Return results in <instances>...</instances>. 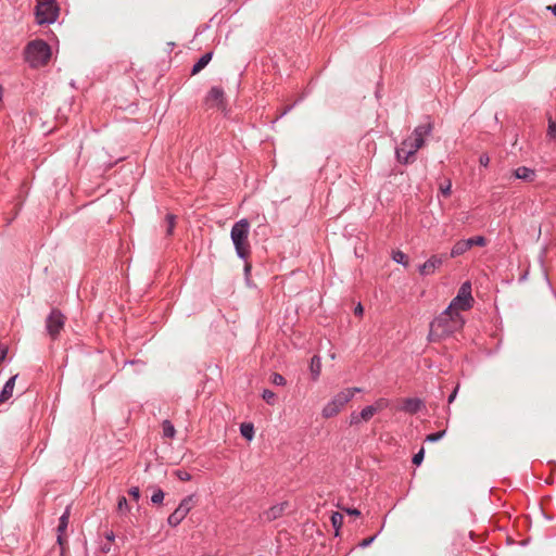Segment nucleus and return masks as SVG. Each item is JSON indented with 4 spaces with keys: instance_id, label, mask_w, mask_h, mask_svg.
<instances>
[{
    "instance_id": "4468645a",
    "label": "nucleus",
    "mask_w": 556,
    "mask_h": 556,
    "mask_svg": "<svg viewBox=\"0 0 556 556\" xmlns=\"http://www.w3.org/2000/svg\"><path fill=\"white\" fill-rule=\"evenodd\" d=\"M422 406H424V403L420 399L407 397L403 402L402 410L409 413V414H416L421 409Z\"/></svg>"
},
{
    "instance_id": "1a4fd4ad",
    "label": "nucleus",
    "mask_w": 556,
    "mask_h": 556,
    "mask_svg": "<svg viewBox=\"0 0 556 556\" xmlns=\"http://www.w3.org/2000/svg\"><path fill=\"white\" fill-rule=\"evenodd\" d=\"M64 323H65L64 315L58 309H52L46 320V326H47V330H48L49 334L52 338H55L60 333L61 329L63 328Z\"/></svg>"
},
{
    "instance_id": "a878e982",
    "label": "nucleus",
    "mask_w": 556,
    "mask_h": 556,
    "mask_svg": "<svg viewBox=\"0 0 556 556\" xmlns=\"http://www.w3.org/2000/svg\"><path fill=\"white\" fill-rule=\"evenodd\" d=\"M262 397L267 404H275L276 394L271 390L265 389L262 393Z\"/></svg>"
},
{
    "instance_id": "a19ab883",
    "label": "nucleus",
    "mask_w": 556,
    "mask_h": 556,
    "mask_svg": "<svg viewBox=\"0 0 556 556\" xmlns=\"http://www.w3.org/2000/svg\"><path fill=\"white\" fill-rule=\"evenodd\" d=\"M8 354V346L0 344V364L5 359Z\"/></svg>"
},
{
    "instance_id": "412c9836",
    "label": "nucleus",
    "mask_w": 556,
    "mask_h": 556,
    "mask_svg": "<svg viewBox=\"0 0 556 556\" xmlns=\"http://www.w3.org/2000/svg\"><path fill=\"white\" fill-rule=\"evenodd\" d=\"M242 437L248 440H252L254 435V428L252 424H242L240 427Z\"/></svg>"
},
{
    "instance_id": "f3484780",
    "label": "nucleus",
    "mask_w": 556,
    "mask_h": 556,
    "mask_svg": "<svg viewBox=\"0 0 556 556\" xmlns=\"http://www.w3.org/2000/svg\"><path fill=\"white\" fill-rule=\"evenodd\" d=\"M213 58V52H206L204 53L198 61L197 63L193 64L192 66V70H191V73L194 75V74H198L199 72H201L208 63L210 61L212 60Z\"/></svg>"
},
{
    "instance_id": "423d86ee",
    "label": "nucleus",
    "mask_w": 556,
    "mask_h": 556,
    "mask_svg": "<svg viewBox=\"0 0 556 556\" xmlns=\"http://www.w3.org/2000/svg\"><path fill=\"white\" fill-rule=\"evenodd\" d=\"M473 298L471 294V283L465 281L458 289L457 295L451 301L450 305L445 308L447 311H467L471 308Z\"/></svg>"
},
{
    "instance_id": "e433bc0d",
    "label": "nucleus",
    "mask_w": 556,
    "mask_h": 556,
    "mask_svg": "<svg viewBox=\"0 0 556 556\" xmlns=\"http://www.w3.org/2000/svg\"><path fill=\"white\" fill-rule=\"evenodd\" d=\"M176 476L181 481H189L191 480V475L185 470H177Z\"/></svg>"
},
{
    "instance_id": "a18cd8bd",
    "label": "nucleus",
    "mask_w": 556,
    "mask_h": 556,
    "mask_svg": "<svg viewBox=\"0 0 556 556\" xmlns=\"http://www.w3.org/2000/svg\"><path fill=\"white\" fill-rule=\"evenodd\" d=\"M293 106H294V104H292V105H290V106L286 108V109L281 112V114L279 115V117L285 116L288 112H290V111L292 110V108H293Z\"/></svg>"
},
{
    "instance_id": "6e6552de",
    "label": "nucleus",
    "mask_w": 556,
    "mask_h": 556,
    "mask_svg": "<svg viewBox=\"0 0 556 556\" xmlns=\"http://www.w3.org/2000/svg\"><path fill=\"white\" fill-rule=\"evenodd\" d=\"M193 496L185 497L178 505V507L168 516L167 522L172 527L178 526L188 515L192 507Z\"/></svg>"
},
{
    "instance_id": "49530a36",
    "label": "nucleus",
    "mask_w": 556,
    "mask_h": 556,
    "mask_svg": "<svg viewBox=\"0 0 556 556\" xmlns=\"http://www.w3.org/2000/svg\"><path fill=\"white\" fill-rule=\"evenodd\" d=\"M355 314L356 315H362L363 314V306L361 304H358L355 308Z\"/></svg>"
},
{
    "instance_id": "2f4dec72",
    "label": "nucleus",
    "mask_w": 556,
    "mask_h": 556,
    "mask_svg": "<svg viewBox=\"0 0 556 556\" xmlns=\"http://www.w3.org/2000/svg\"><path fill=\"white\" fill-rule=\"evenodd\" d=\"M311 369H312V372L315 375V377H317L320 372V361L318 357L314 356L312 358V363H311Z\"/></svg>"
},
{
    "instance_id": "37998d69",
    "label": "nucleus",
    "mask_w": 556,
    "mask_h": 556,
    "mask_svg": "<svg viewBox=\"0 0 556 556\" xmlns=\"http://www.w3.org/2000/svg\"><path fill=\"white\" fill-rule=\"evenodd\" d=\"M345 511H346V514H349L351 516H359L361 515V511L357 508H346Z\"/></svg>"
},
{
    "instance_id": "9d476101",
    "label": "nucleus",
    "mask_w": 556,
    "mask_h": 556,
    "mask_svg": "<svg viewBox=\"0 0 556 556\" xmlns=\"http://www.w3.org/2000/svg\"><path fill=\"white\" fill-rule=\"evenodd\" d=\"M445 255H432L424 264L418 266L421 276L432 275L444 262Z\"/></svg>"
},
{
    "instance_id": "f704fd0d",
    "label": "nucleus",
    "mask_w": 556,
    "mask_h": 556,
    "mask_svg": "<svg viewBox=\"0 0 556 556\" xmlns=\"http://www.w3.org/2000/svg\"><path fill=\"white\" fill-rule=\"evenodd\" d=\"M117 508H118V510H119V511H122V510H124V509H125V510H128V509H129L128 502H127V500H126V497H125V496H121V497L118 498V502H117Z\"/></svg>"
},
{
    "instance_id": "f8f14e48",
    "label": "nucleus",
    "mask_w": 556,
    "mask_h": 556,
    "mask_svg": "<svg viewBox=\"0 0 556 556\" xmlns=\"http://www.w3.org/2000/svg\"><path fill=\"white\" fill-rule=\"evenodd\" d=\"M224 96H225V93H224L223 88H220L218 86H214L210 89V91L207 93L206 102L210 105H215V106L219 108L224 103Z\"/></svg>"
},
{
    "instance_id": "dca6fc26",
    "label": "nucleus",
    "mask_w": 556,
    "mask_h": 556,
    "mask_svg": "<svg viewBox=\"0 0 556 556\" xmlns=\"http://www.w3.org/2000/svg\"><path fill=\"white\" fill-rule=\"evenodd\" d=\"M514 176L517 179H521L523 181H533L536 174L535 170L532 168H529L527 166H520L514 170Z\"/></svg>"
},
{
    "instance_id": "aec40b11",
    "label": "nucleus",
    "mask_w": 556,
    "mask_h": 556,
    "mask_svg": "<svg viewBox=\"0 0 556 556\" xmlns=\"http://www.w3.org/2000/svg\"><path fill=\"white\" fill-rule=\"evenodd\" d=\"M162 428H163V435L165 438H174L175 437L176 430H175L174 425L169 420H164Z\"/></svg>"
},
{
    "instance_id": "f257e3e1",
    "label": "nucleus",
    "mask_w": 556,
    "mask_h": 556,
    "mask_svg": "<svg viewBox=\"0 0 556 556\" xmlns=\"http://www.w3.org/2000/svg\"><path fill=\"white\" fill-rule=\"evenodd\" d=\"M433 125L431 122L418 125L413 130L410 137L404 139L395 148L396 160L402 164L413 163L416 152L425 146L426 138L431 135Z\"/></svg>"
},
{
    "instance_id": "c756f323",
    "label": "nucleus",
    "mask_w": 556,
    "mask_h": 556,
    "mask_svg": "<svg viewBox=\"0 0 556 556\" xmlns=\"http://www.w3.org/2000/svg\"><path fill=\"white\" fill-rule=\"evenodd\" d=\"M270 381L275 386H285L286 382H287L285 377L282 375H280V374H277V372L271 375Z\"/></svg>"
},
{
    "instance_id": "bb28decb",
    "label": "nucleus",
    "mask_w": 556,
    "mask_h": 556,
    "mask_svg": "<svg viewBox=\"0 0 556 556\" xmlns=\"http://www.w3.org/2000/svg\"><path fill=\"white\" fill-rule=\"evenodd\" d=\"M445 430L430 433L426 437V442L434 443L440 441L445 435Z\"/></svg>"
},
{
    "instance_id": "c85d7f7f",
    "label": "nucleus",
    "mask_w": 556,
    "mask_h": 556,
    "mask_svg": "<svg viewBox=\"0 0 556 556\" xmlns=\"http://www.w3.org/2000/svg\"><path fill=\"white\" fill-rule=\"evenodd\" d=\"M175 219H176L175 215H173V214L166 215V223H167L166 235L167 236H170L173 233V230L175 227Z\"/></svg>"
},
{
    "instance_id": "f03ea898",
    "label": "nucleus",
    "mask_w": 556,
    "mask_h": 556,
    "mask_svg": "<svg viewBox=\"0 0 556 556\" xmlns=\"http://www.w3.org/2000/svg\"><path fill=\"white\" fill-rule=\"evenodd\" d=\"M465 324L458 312L444 309L430 324L429 340L440 341L460 330Z\"/></svg>"
},
{
    "instance_id": "de8ad7c7",
    "label": "nucleus",
    "mask_w": 556,
    "mask_h": 556,
    "mask_svg": "<svg viewBox=\"0 0 556 556\" xmlns=\"http://www.w3.org/2000/svg\"><path fill=\"white\" fill-rule=\"evenodd\" d=\"M546 9L556 16V4L548 5Z\"/></svg>"
},
{
    "instance_id": "79ce46f5",
    "label": "nucleus",
    "mask_w": 556,
    "mask_h": 556,
    "mask_svg": "<svg viewBox=\"0 0 556 556\" xmlns=\"http://www.w3.org/2000/svg\"><path fill=\"white\" fill-rule=\"evenodd\" d=\"M458 389H459V386H456V388L453 390V392L448 395V399H447L448 404H452L455 401L457 393H458Z\"/></svg>"
},
{
    "instance_id": "ea45409f",
    "label": "nucleus",
    "mask_w": 556,
    "mask_h": 556,
    "mask_svg": "<svg viewBox=\"0 0 556 556\" xmlns=\"http://www.w3.org/2000/svg\"><path fill=\"white\" fill-rule=\"evenodd\" d=\"M490 163V157L488 154L483 153L479 157V164L483 167H486Z\"/></svg>"
},
{
    "instance_id": "c03bdc74",
    "label": "nucleus",
    "mask_w": 556,
    "mask_h": 556,
    "mask_svg": "<svg viewBox=\"0 0 556 556\" xmlns=\"http://www.w3.org/2000/svg\"><path fill=\"white\" fill-rule=\"evenodd\" d=\"M105 539H106L108 541H110V542L114 541V539H115V534H114V532H113V531H109V532H106V533H105Z\"/></svg>"
},
{
    "instance_id": "ddd939ff",
    "label": "nucleus",
    "mask_w": 556,
    "mask_h": 556,
    "mask_svg": "<svg viewBox=\"0 0 556 556\" xmlns=\"http://www.w3.org/2000/svg\"><path fill=\"white\" fill-rule=\"evenodd\" d=\"M68 520H70V507H66L65 511L59 518L58 543L60 545H63V542H64L63 534L65 533V531L68 527Z\"/></svg>"
},
{
    "instance_id": "0eeeda50",
    "label": "nucleus",
    "mask_w": 556,
    "mask_h": 556,
    "mask_svg": "<svg viewBox=\"0 0 556 556\" xmlns=\"http://www.w3.org/2000/svg\"><path fill=\"white\" fill-rule=\"evenodd\" d=\"M59 16V5L55 0H42L36 5L37 23L53 24Z\"/></svg>"
},
{
    "instance_id": "473e14b6",
    "label": "nucleus",
    "mask_w": 556,
    "mask_h": 556,
    "mask_svg": "<svg viewBox=\"0 0 556 556\" xmlns=\"http://www.w3.org/2000/svg\"><path fill=\"white\" fill-rule=\"evenodd\" d=\"M452 182L447 180L444 185H441L440 191L443 197H448L451 194Z\"/></svg>"
},
{
    "instance_id": "393cba45",
    "label": "nucleus",
    "mask_w": 556,
    "mask_h": 556,
    "mask_svg": "<svg viewBox=\"0 0 556 556\" xmlns=\"http://www.w3.org/2000/svg\"><path fill=\"white\" fill-rule=\"evenodd\" d=\"M342 522H343V516L340 513L336 511L331 515V523L337 532L339 531L340 527L342 526Z\"/></svg>"
},
{
    "instance_id": "b1692460",
    "label": "nucleus",
    "mask_w": 556,
    "mask_h": 556,
    "mask_svg": "<svg viewBox=\"0 0 556 556\" xmlns=\"http://www.w3.org/2000/svg\"><path fill=\"white\" fill-rule=\"evenodd\" d=\"M469 242V248L471 249L473 245L484 247L486 244V239L483 236H477L469 239H466Z\"/></svg>"
},
{
    "instance_id": "2eb2a0df",
    "label": "nucleus",
    "mask_w": 556,
    "mask_h": 556,
    "mask_svg": "<svg viewBox=\"0 0 556 556\" xmlns=\"http://www.w3.org/2000/svg\"><path fill=\"white\" fill-rule=\"evenodd\" d=\"M16 378L17 375H14L4 383L0 392V404L7 402L12 396Z\"/></svg>"
},
{
    "instance_id": "7c9ffc66",
    "label": "nucleus",
    "mask_w": 556,
    "mask_h": 556,
    "mask_svg": "<svg viewBox=\"0 0 556 556\" xmlns=\"http://www.w3.org/2000/svg\"><path fill=\"white\" fill-rule=\"evenodd\" d=\"M164 500V492L161 489H157L154 491V493L151 496V502L153 504H161Z\"/></svg>"
},
{
    "instance_id": "a211bd4d",
    "label": "nucleus",
    "mask_w": 556,
    "mask_h": 556,
    "mask_svg": "<svg viewBox=\"0 0 556 556\" xmlns=\"http://www.w3.org/2000/svg\"><path fill=\"white\" fill-rule=\"evenodd\" d=\"M469 242L466 241V239H463V240H459L457 241L453 248L451 249V254L450 256L451 257H457L459 255H463L464 253H466L468 250H470L469 248Z\"/></svg>"
},
{
    "instance_id": "72a5a7b5",
    "label": "nucleus",
    "mask_w": 556,
    "mask_h": 556,
    "mask_svg": "<svg viewBox=\"0 0 556 556\" xmlns=\"http://www.w3.org/2000/svg\"><path fill=\"white\" fill-rule=\"evenodd\" d=\"M424 456H425V450L421 448L418 453H416L414 455L413 464H415L416 466H419L424 460Z\"/></svg>"
},
{
    "instance_id": "7ed1b4c3",
    "label": "nucleus",
    "mask_w": 556,
    "mask_h": 556,
    "mask_svg": "<svg viewBox=\"0 0 556 556\" xmlns=\"http://www.w3.org/2000/svg\"><path fill=\"white\" fill-rule=\"evenodd\" d=\"M249 235L250 223L247 218H242L232 225L230 230V239L235 247L237 256L243 261H247L251 254Z\"/></svg>"
},
{
    "instance_id": "58836bf2",
    "label": "nucleus",
    "mask_w": 556,
    "mask_h": 556,
    "mask_svg": "<svg viewBox=\"0 0 556 556\" xmlns=\"http://www.w3.org/2000/svg\"><path fill=\"white\" fill-rule=\"evenodd\" d=\"M128 493L135 501L140 498V490L138 486L130 488Z\"/></svg>"
},
{
    "instance_id": "5701e85b",
    "label": "nucleus",
    "mask_w": 556,
    "mask_h": 556,
    "mask_svg": "<svg viewBox=\"0 0 556 556\" xmlns=\"http://www.w3.org/2000/svg\"><path fill=\"white\" fill-rule=\"evenodd\" d=\"M375 414V408H372L371 405H368L359 412V417L363 418L364 421H368Z\"/></svg>"
},
{
    "instance_id": "cd10ccee",
    "label": "nucleus",
    "mask_w": 556,
    "mask_h": 556,
    "mask_svg": "<svg viewBox=\"0 0 556 556\" xmlns=\"http://www.w3.org/2000/svg\"><path fill=\"white\" fill-rule=\"evenodd\" d=\"M546 136L554 140L556 138V122L552 119V117L548 118V127H547V134Z\"/></svg>"
},
{
    "instance_id": "6ab92c4d",
    "label": "nucleus",
    "mask_w": 556,
    "mask_h": 556,
    "mask_svg": "<svg viewBox=\"0 0 556 556\" xmlns=\"http://www.w3.org/2000/svg\"><path fill=\"white\" fill-rule=\"evenodd\" d=\"M392 260L395 263L401 264L403 266H407L408 265V257H407V255L404 252L400 251V250L393 251Z\"/></svg>"
},
{
    "instance_id": "9b49d317",
    "label": "nucleus",
    "mask_w": 556,
    "mask_h": 556,
    "mask_svg": "<svg viewBox=\"0 0 556 556\" xmlns=\"http://www.w3.org/2000/svg\"><path fill=\"white\" fill-rule=\"evenodd\" d=\"M288 506L289 504L287 502L276 504L262 514V519L265 521L276 520L282 516Z\"/></svg>"
},
{
    "instance_id": "09e8293b",
    "label": "nucleus",
    "mask_w": 556,
    "mask_h": 556,
    "mask_svg": "<svg viewBox=\"0 0 556 556\" xmlns=\"http://www.w3.org/2000/svg\"><path fill=\"white\" fill-rule=\"evenodd\" d=\"M250 269H251L250 264H245V266H244V273H245V275H248V274L250 273Z\"/></svg>"
},
{
    "instance_id": "20e7f679",
    "label": "nucleus",
    "mask_w": 556,
    "mask_h": 556,
    "mask_svg": "<svg viewBox=\"0 0 556 556\" xmlns=\"http://www.w3.org/2000/svg\"><path fill=\"white\" fill-rule=\"evenodd\" d=\"M25 53L30 66L38 67L49 61L51 49L43 40H33L27 45Z\"/></svg>"
},
{
    "instance_id": "4c0bfd02",
    "label": "nucleus",
    "mask_w": 556,
    "mask_h": 556,
    "mask_svg": "<svg viewBox=\"0 0 556 556\" xmlns=\"http://www.w3.org/2000/svg\"><path fill=\"white\" fill-rule=\"evenodd\" d=\"M363 420V418L359 417V413H352L351 416H350V425L353 426V425H358L361 424Z\"/></svg>"
},
{
    "instance_id": "39448f33",
    "label": "nucleus",
    "mask_w": 556,
    "mask_h": 556,
    "mask_svg": "<svg viewBox=\"0 0 556 556\" xmlns=\"http://www.w3.org/2000/svg\"><path fill=\"white\" fill-rule=\"evenodd\" d=\"M356 392H361V389L348 388L336 394L323 408V417L330 418L336 416L354 397Z\"/></svg>"
},
{
    "instance_id": "c9c22d12",
    "label": "nucleus",
    "mask_w": 556,
    "mask_h": 556,
    "mask_svg": "<svg viewBox=\"0 0 556 556\" xmlns=\"http://www.w3.org/2000/svg\"><path fill=\"white\" fill-rule=\"evenodd\" d=\"M376 538H377V534H375L372 536H369V538H366L362 542H359L358 546L362 547V548H366V547H368L369 545L372 544V542L376 540Z\"/></svg>"
},
{
    "instance_id": "4be33fe9",
    "label": "nucleus",
    "mask_w": 556,
    "mask_h": 556,
    "mask_svg": "<svg viewBox=\"0 0 556 556\" xmlns=\"http://www.w3.org/2000/svg\"><path fill=\"white\" fill-rule=\"evenodd\" d=\"M389 400L384 399V397H380L378 399L374 404H371L372 408H375V413H379L386 408L389 407Z\"/></svg>"
}]
</instances>
